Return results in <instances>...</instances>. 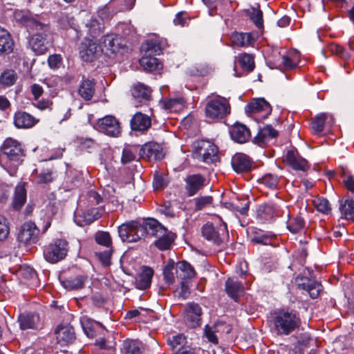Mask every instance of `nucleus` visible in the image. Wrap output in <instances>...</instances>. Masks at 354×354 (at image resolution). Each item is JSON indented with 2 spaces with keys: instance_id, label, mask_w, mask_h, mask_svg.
I'll use <instances>...</instances> for the list:
<instances>
[{
  "instance_id": "nucleus-1",
  "label": "nucleus",
  "mask_w": 354,
  "mask_h": 354,
  "mask_svg": "<svg viewBox=\"0 0 354 354\" xmlns=\"http://www.w3.org/2000/svg\"><path fill=\"white\" fill-rule=\"evenodd\" d=\"M301 325L298 313L294 310H280L274 319V326L277 335H288Z\"/></svg>"
},
{
  "instance_id": "nucleus-2",
  "label": "nucleus",
  "mask_w": 354,
  "mask_h": 354,
  "mask_svg": "<svg viewBox=\"0 0 354 354\" xmlns=\"http://www.w3.org/2000/svg\"><path fill=\"white\" fill-rule=\"evenodd\" d=\"M2 158H6L10 165L17 166L23 161L25 156L21 144L15 139H6L1 147Z\"/></svg>"
},
{
  "instance_id": "nucleus-3",
  "label": "nucleus",
  "mask_w": 354,
  "mask_h": 354,
  "mask_svg": "<svg viewBox=\"0 0 354 354\" xmlns=\"http://www.w3.org/2000/svg\"><path fill=\"white\" fill-rule=\"evenodd\" d=\"M231 106L225 97L211 100L207 102L205 109V117L213 120L225 118L230 113Z\"/></svg>"
},
{
  "instance_id": "nucleus-4",
  "label": "nucleus",
  "mask_w": 354,
  "mask_h": 354,
  "mask_svg": "<svg viewBox=\"0 0 354 354\" xmlns=\"http://www.w3.org/2000/svg\"><path fill=\"white\" fill-rule=\"evenodd\" d=\"M68 251V243L64 239H55L44 248V257L50 263L64 259Z\"/></svg>"
},
{
  "instance_id": "nucleus-5",
  "label": "nucleus",
  "mask_w": 354,
  "mask_h": 354,
  "mask_svg": "<svg viewBox=\"0 0 354 354\" xmlns=\"http://www.w3.org/2000/svg\"><path fill=\"white\" fill-rule=\"evenodd\" d=\"M119 236L123 242L135 243L143 238L142 223L137 221H130L118 227Z\"/></svg>"
},
{
  "instance_id": "nucleus-6",
  "label": "nucleus",
  "mask_w": 354,
  "mask_h": 354,
  "mask_svg": "<svg viewBox=\"0 0 354 354\" xmlns=\"http://www.w3.org/2000/svg\"><path fill=\"white\" fill-rule=\"evenodd\" d=\"M196 158L205 163H212L217 160L218 147L211 141L206 140L195 142Z\"/></svg>"
},
{
  "instance_id": "nucleus-7",
  "label": "nucleus",
  "mask_w": 354,
  "mask_h": 354,
  "mask_svg": "<svg viewBox=\"0 0 354 354\" xmlns=\"http://www.w3.org/2000/svg\"><path fill=\"white\" fill-rule=\"evenodd\" d=\"M44 28L37 31H41L34 34L29 40L31 49L37 55H44L48 51L50 42L48 39V27L43 24Z\"/></svg>"
},
{
  "instance_id": "nucleus-8",
  "label": "nucleus",
  "mask_w": 354,
  "mask_h": 354,
  "mask_svg": "<svg viewBox=\"0 0 354 354\" xmlns=\"http://www.w3.org/2000/svg\"><path fill=\"white\" fill-rule=\"evenodd\" d=\"M97 127L100 131L109 136L118 137L121 133L120 124L113 115H106L99 119Z\"/></svg>"
},
{
  "instance_id": "nucleus-9",
  "label": "nucleus",
  "mask_w": 354,
  "mask_h": 354,
  "mask_svg": "<svg viewBox=\"0 0 354 354\" xmlns=\"http://www.w3.org/2000/svg\"><path fill=\"white\" fill-rule=\"evenodd\" d=\"M39 232L35 223L26 222L22 225L18 234V241L25 245L35 243L38 240Z\"/></svg>"
},
{
  "instance_id": "nucleus-10",
  "label": "nucleus",
  "mask_w": 354,
  "mask_h": 354,
  "mask_svg": "<svg viewBox=\"0 0 354 354\" xmlns=\"http://www.w3.org/2000/svg\"><path fill=\"white\" fill-rule=\"evenodd\" d=\"M102 53V48L94 40L86 39L80 46V56L84 62H92Z\"/></svg>"
},
{
  "instance_id": "nucleus-11",
  "label": "nucleus",
  "mask_w": 354,
  "mask_h": 354,
  "mask_svg": "<svg viewBox=\"0 0 354 354\" xmlns=\"http://www.w3.org/2000/svg\"><path fill=\"white\" fill-rule=\"evenodd\" d=\"M100 46L102 53L106 56L111 57L123 48L122 39L117 35H106L100 40Z\"/></svg>"
},
{
  "instance_id": "nucleus-12",
  "label": "nucleus",
  "mask_w": 354,
  "mask_h": 354,
  "mask_svg": "<svg viewBox=\"0 0 354 354\" xmlns=\"http://www.w3.org/2000/svg\"><path fill=\"white\" fill-rule=\"evenodd\" d=\"M205 178L200 174H189L184 178V189L188 196L196 195L205 185Z\"/></svg>"
},
{
  "instance_id": "nucleus-13",
  "label": "nucleus",
  "mask_w": 354,
  "mask_h": 354,
  "mask_svg": "<svg viewBox=\"0 0 354 354\" xmlns=\"http://www.w3.org/2000/svg\"><path fill=\"white\" fill-rule=\"evenodd\" d=\"M164 156L162 148L156 142H147L140 149V158L147 161L160 160Z\"/></svg>"
},
{
  "instance_id": "nucleus-14",
  "label": "nucleus",
  "mask_w": 354,
  "mask_h": 354,
  "mask_svg": "<svg viewBox=\"0 0 354 354\" xmlns=\"http://www.w3.org/2000/svg\"><path fill=\"white\" fill-rule=\"evenodd\" d=\"M202 309L199 304L188 303L185 309L184 319L190 328H196L201 324Z\"/></svg>"
},
{
  "instance_id": "nucleus-15",
  "label": "nucleus",
  "mask_w": 354,
  "mask_h": 354,
  "mask_svg": "<svg viewBox=\"0 0 354 354\" xmlns=\"http://www.w3.org/2000/svg\"><path fill=\"white\" fill-rule=\"evenodd\" d=\"M283 161L292 169L296 171H306L310 167L308 161L302 158L297 150H288L284 157Z\"/></svg>"
},
{
  "instance_id": "nucleus-16",
  "label": "nucleus",
  "mask_w": 354,
  "mask_h": 354,
  "mask_svg": "<svg viewBox=\"0 0 354 354\" xmlns=\"http://www.w3.org/2000/svg\"><path fill=\"white\" fill-rule=\"evenodd\" d=\"M227 234L225 225L215 228L212 224L206 223L202 227V234L207 240L219 245L223 242V236Z\"/></svg>"
},
{
  "instance_id": "nucleus-17",
  "label": "nucleus",
  "mask_w": 354,
  "mask_h": 354,
  "mask_svg": "<svg viewBox=\"0 0 354 354\" xmlns=\"http://www.w3.org/2000/svg\"><path fill=\"white\" fill-rule=\"evenodd\" d=\"M281 214L279 207L273 203L261 205L257 209V218L261 223L271 221L280 216Z\"/></svg>"
},
{
  "instance_id": "nucleus-18",
  "label": "nucleus",
  "mask_w": 354,
  "mask_h": 354,
  "mask_svg": "<svg viewBox=\"0 0 354 354\" xmlns=\"http://www.w3.org/2000/svg\"><path fill=\"white\" fill-rule=\"evenodd\" d=\"M334 124V118L331 114L322 113L318 114L310 123L312 131L319 134L324 130L330 129Z\"/></svg>"
},
{
  "instance_id": "nucleus-19",
  "label": "nucleus",
  "mask_w": 354,
  "mask_h": 354,
  "mask_svg": "<svg viewBox=\"0 0 354 354\" xmlns=\"http://www.w3.org/2000/svg\"><path fill=\"white\" fill-rule=\"evenodd\" d=\"M141 223L144 231L143 237L149 236L156 238L158 236H163L167 230L166 227L154 218H148Z\"/></svg>"
},
{
  "instance_id": "nucleus-20",
  "label": "nucleus",
  "mask_w": 354,
  "mask_h": 354,
  "mask_svg": "<svg viewBox=\"0 0 354 354\" xmlns=\"http://www.w3.org/2000/svg\"><path fill=\"white\" fill-rule=\"evenodd\" d=\"M57 344L66 346L73 342L75 339L74 328L69 325L59 326L55 330Z\"/></svg>"
},
{
  "instance_id": "nucleus-21",
  "label": "nucleus",
  "mask_w": 354,
  "mask_h": 354,
  "mask_svg": "<svg viewBox=\"0 0 354 354\" xmlns=\"http://www.w3.org/2000/svg\"><path fill=\"white\" fill-rule=\"evenodd\" d=\"M57 171L53 165L46 164L43 169L39 172L35 169L32 176L35 182L38 184L48 183L55 178Z\"/></svg>"
},
{
  "instance_id": "nucleus-22",
  "label": "nucleus",
  "mask_w": 354,
  "mask_h": 354,
  "mask_svg": "<svg viewBox=\"0 0 354 354\" xmlns=\"http://www.w3.org/2000/svg\"><path fill=\"white\" fill-rule=\"evenodd\" d=\"M151 90L147 86L138 83L131 88V94L135 100L136 106H139L141 103H146L151 99Z\"/></svg>"
},
{
  "instance_id": "nucleus-23",
  "label": "nucleus",
  "mask_w": 354,
  "mask_h": 354,
  "mask_svg": "<svg viewBox=\"0 0 354 354\" xmlns=\"http://www.w3.org/2000/svg\"><path fill=\"white\" fill-rule=\"evenodd\" d=\"M151 125V118L141 112L136 113L130 120V126L133 131L145 132L150 128Z\"/></svg>"
},
{
  "instance_id": "nucleus-24",
  "label": "nucleus",
  "mask_w": 354,
  "mask_h": 354,
  "mask_svg": "<svg viewBox=\"0 0 354 354\" xmlns=\"http://www.w3.org/2000/svg\"><path fill=\"white\" fill-rule=\"evenodd\" d=\"M166 46V41L160 37H154L147 39L141 46V50L145 54L159 55Z\"/></svg>"
},
{
  "instance_id": "nucleus-25",
  "label": "nucleus",
  "mask_w": 354,
  "mask_h": 354,
  "mask_svg": "<svg viewBox=\"0 0 354 354\" xmlns=\"http://www.w3.org/2000/svg\"><path fill=\"white\" fill-rule=\"evenodd\" d=\"M14 124L18 129H28L35 125L39 120L25 111H17L15 113Z\"/></svg>"
},
{
  "instance_id": "nucleus-26",
  "label": "nucleus",
  "mask_w": 354,
  "mask_h": 354,
  "mask_svg": "<svg viewBox=\"0 0 354 354\" xmlns=\"http://www.w3.org/2000/svg\"><path fill=\"white\" fill-rule=\"evenodd\" d=\"M278 131L271 125H266L260 129L257 135L254 138V142L263 147L270 140L278 136Z\"/></svg>"
},
{
  "instance_id": "nucleus-27",
  "label": "nucleus",
  "mask_w": 354,
  "mask_h": 354,
  "mask_svg": "<svg viewBox=\"0 0 354 354\" xmlns=\"http://www.w3.org/2000/svg\"><path fill=\"white\" fill-rule=\"evenodd\" d=\"M225 290L227 295L235 301L244 293L243 285L234 278H230L225 281Z\"/></svg>"
},
{
  "instance_id": "nucleus-28",
  "label": "nucleus",
  "mask_w": 354,
  "mask_h": 354,
  "mask_svg": "<svg viewBox=\"0 0 354 354\" xmlns=\"http://www.w3.org/2000/svg\"><path fill=\"white\" fill-rule=\"evenodd\" d=\"M232 166L236 172L249 171L252 168V160L244 153H236L232 157Z\"/></svg>"
},
{
  "instance_id": "nucleus-29",
  "label": "nucleus",
  "mask_w": 354,
  "mask_h": 354,
  "mask_svg": "<svg viewBox=\"0 0 354 354\" xmlns=\"http://www.w3.org/2000/svg\"><path fill=\"white\" fill-rule=\"evenodd\" d=\"M250 111L253 113H262V118H266L272 112L270 104L263 98L254 99L248 105Z\"/></svg>"
},
{
  "instance_id": "nucleus-30",
  "label": "nucleus",
  "mask_w": 354,
  "mask_h": 354,
  "mask_svg": "<svg viewBox=\"0 0 354 354\" xmlns=\"http://www.w3.org/2000/svg\"><path fill=\"white\" fill-rule=\"evenodd\" d=\"M298 286L306 290L312 299L317 298L322 288L320 283L308 278H301V282H298Z\"/></svg>"
},
{
  "instance_id": "nucleus-31",
  "label": "nucleus",
  "mask_w": 354,
  "mask_h": 354,
  "mask_svg": "<svg viewBox=\"0 0 354 354\" xmlns=\"http://www.w3.org/2000/svg\"><path fill=\"white\" fill-rule=\"evenodd\" d=\"M15 19L32 30H37L44 28L43 24L30 17L28 13L19 10L14 14Z\"/></svg>"
},
{
  "instance_id": "nucleus-32",
  "label": "nucleus",
  "mask_w": 354,
  "mask_h": 354,
  "mask_svg": "<svg viewBox=\"0 0 354 354\" xmlns=\"http://www.w3.org/2000/svg\"><path fill=\"white\" fill-rule=\"evenodd\" d=\"M136 3V0H111L102 10L106 12L111 10L112 12H124L130 10L133 8Z\"/></svg>"
},
{
  "instance_id": "nucleus-33",
  "label": "nucleus",
  "mask_w": 354,
  "mask_h": 354,
  "mask_svg": "<svg viewBox=\"0 0 354 354\" xmlns=\"http://www.w3.org/2000/svg\"><path fill=\"white\" fill-rule=\"evenodd\" d=\"M14 48V41L9 32L0 27V56L11 53Z\"/></svg>"
},
{
  "instance_id": "nucleus-34",
  "label": "nucleus",
  "mask_w": 354,
  "mask_h": 354,
  "mask_svg": "<svg viewBox=\"0 0 354 354\" xmlns=\"http://www.w3.org/2000/svg\"><path fill=\"white\" fill-rule=\"evenodd\" d=\"M230 135L234 141L243 143L250 137V132L245 125L236 123L230 129Z\"/></svg>"
},
{
  "instance_id": "nucleus-35",
  "label": "nucleus",
  "mask_w": 354,
  "mask_h": 354,
  "mask_svg": "<svg viewBox=\"0 0 354 354\" xmlns=\"http://www.w3.org/2000/svg\"><path fill=\"white\" fill-rule=\"evenodd\" d=\"M175 266L176 277L183 281L192 279L195 277L196 271L190 263L182 261H178Z\"/></svg>"
},
{
  "instance_id": "nucleus-36",
  "label": "nucleus",
  "mask_w": 354,
  "mask_h": 354,
  "mask_svg": "<svg viewBox=\"0 0 354 354\" xmlns=\"http://www.w3.org/2000/svg\"><path fill=\"white\" fill-rule=\"evenodd\" d=\"M94 79H84L78 88V93L84 100H91L95 91Z\"/></svg>"
},
{
  "instance_id": "nucleus-37",
  "label": "nucleus",
  "mask_w": 354,
  "mask_h": 354,
  "mask_svg": "<svg viewBox=\"0 0 354 354\" xmlns=\"http://www.w3.org/2000/svg\"><path fill=\"white\" fill-rule=\"evenodd\" d=\"M100 214L97 209L91 208L83 212L82 214L75 215V221L78 225H88L100 218Z\"/></svg>"
},
{
  "instance_id": "nucleus-38",
  "label": "nucleus",
  "mask_w": 354,
  "mask_h": 354,
  "mask_svg": "<svg viewBox=\"0 0 354 354\" xmlns=\"http://www.w3.org/2000/svg\"><path fill=\"white\" fill-rule=\"evenodd\" d=\"M233 45L241 47H246L252 45L255 41V38L250 32H234L231 37Z\"/></svg>"
},
{
  "instance_id": "nucleus-39",
  "label": "nucleus",
  "mask_w": 354,
  "mask_h": 354,
  "mask_svg": "<svg viewBox=\"0 0 354 354\" xmlns=\"http://www.w3.org/2000/svg\"><path fill=\"white\" fill-rule=\"evenodd\" d=\"M20 328L22 330L35 329L39 322V317L35 314H21L18 319Z\"/></svg>"
},
{
  "instance_id": "nucleus-40",
  "label": "nucleus",
  "mask_w": 354,
  "mask_h": 354,
  "mask_svg": "<svg viewBox=\"0 0 354 354\" xmlns=\"http://www.w3.org/2000/svg\"><path fill=\"white\" fill-rule=\"evenodd\" d=\"M80 322L84 333L90 338H93L95 336L97 328L102 327V325L100 322H95L87 316L82 317Z\"/></svg>"
},
{
  "instance_id": "nucleus-41",
  "label": "nucleus",
  "mask_w": 354,
  "mask_h": 354,
  "mask_svg": "<svg viewBox=\"0 0 354 354\" xmlns=\"http://www.w3.org/2000/svg\"><path fill=\"white\" fill-rule=\"evenodd\" d=\"M153 270L148 267H144L142 272L138 275L136 281V288L145 290L149 288L151 283Z\"/></svg>"
},
{
  "instance_id": "nucleus-42",
  "label": "nucleus",
  "mask_w": 354,
  "mask_h": 354,
  "mask_svg": "<svg viewBox=\"0 0 354 354\" xmlns=\"http://www.w3.org/2000/svg\"><path fill=\"white\" fill-rule=\"evenodd\" d=\"M165 109L170 112H178L185 106V100L183 97L166 98L162 100Z\"/></svg>"
},
{
  "instance_id": "nucleus-43",
  "label": "nucleus",
  "mask_w": 354,
  "mask_h": 354,
  "mask_svg": "<svg viewBox=\"0 0 354 354\" xmlns=\"http://www.w3.org/2000/svg\"><path fill=\"white\" fill-rule=\"evenodd\" d=\"M140 64L144 70L154 71L162 68L161 62L152 55L145 54L140 58Z\"/></svg>"
},
{
  "instance_id": "nucleus-44",
  "label": "nucleus",
  "mask_w": 354,
  "mask_h": 354,
  "mask_svg": "<svg viewBox=\"0 0 354 354\" xmlns=\"http://www.w3.org/2000/svg\"><path fill=\"white\" fill-rule=\"evenodd\" d=\"M26 201V190L24 185H18L15 189L12 199V207L15 210H19Z\"/></svg>"
},
{
  "instance_id": "nucleus-45",
  "label": "nucleus",
  "mask_w": 354,
  "mask_h": 354,
  "mask_svg": "<svg viewBox=\"0 0 354 354\" xmlns=\"http://www.w3.org/2000/svg\"><path fill=\"white\" fill-rule=\"evenodd\" d=\"M17 75L14 70H4L0 75V88H6L12 86L17 80Z\"/></svg>"
},
{
  "instance_id": "nucleus-46",
  "label": "nucleus",
  "mask_w": 354,
  "mask_h": 354,
  "mask_svg": "<svg viewBox=\"0 0 354 354\" xmlns=\"http://www.w3.org/2000/svg\"><path fill=\"white\" fill-rule=\"evenodd\" d=\"M156 239L157 240L154 242L156 247L160 250H165L170 248L174 241V234L167 229L163 236H158Z\"/></svg>"
},
{
  "instance_id": "nucleus-47",
  "label": "nucleus",
  "mask_w": 354,
  "mask_h": 354,
  "mask_svg": "<svg viewBox=\"0 0 354 354\" xmlns=\"http://www.w3.org/2000/svg\"><path fill=\"white\" fill-rule=\"evenodd\" d=\"M342 216L346 220H354V201L351 199H346L342 201L339 207Z\"/></svg>"
},
{
  "instance_id": "nucleus-48",
  "label": "nucleus",
  "mask_w": 354,
  "mask_h": 354,
  "mask_svg": "<svg viewBox=\"0 0 354 354\" xmlns=\"http://www.w3.org/2000/svg\"><path fill=\"white\" fill-rule=\"evenodd\" d=\"M223 326V324L217 323L213 326H206L205 327L204 334L209 342L214 344H217L218 343V340L216 335V333H218L220 331L219 328Z\"/></svg>"
},
{
  "instance_id": "nucleus-49",
  "label": "nucleus",
  "mask_w": 354,
  "mask_h": 354,
  "mask_svg": "<svg viewBox=\"0 0 354 354\" xmlns=\"http://www.w3.org/2000/svg\"><path fill=\"white\" fill-rule=\"evenodd\" d=\"M174 270L176 271L175 263L170 260L163 269L164 280L168 286L173 284L174 282Z\"/></svg>"
},
{
  "instance_id": "nucleus-50",
  "label": "nucleus",
  "mask_w": 354,
  "mask_h": 354,
  "mask_svg": "<svg viewBox=\"0 0 354 354\" xmlns=\"http://www.w3.org/2000/svg\"><path fill=\"white\" fill-rule=\"evenodd\" d=\"M237 60L241 66L248 71H252L254 68V58L252 55L243 53L239 55Z\"/></svg>"
},
{
  "instance_id": "nucleus-51",
  "label": "nucleus",
  "mask_w": 354,
  "mask_h": 354,
  "mask_svg": "<svg viewBox=\"0 0 354 354\" xmlns=\"http://www.w3.org/2000/svg\"><path fill=\"white\" fill-rule=\"evenodd\" d=\"M86 277L78 276L74 279L66 280L63 282L64 286L67 289H80L83 288Z\"/></svg>"
},
{
  "instance_id": "nucleus-52",
  "label": "nucleus",
  "mask_w": 354,
  "mask_h": 354,
  "mask_svg": "<svg viewBox=\"0 0 354 354\" xmlns=\"http://www.w3.org/2000/svg\"><path fill=\"white\" fill-rule=\"evenodd\" d=\"M313 204L317 211L328 214L330 212L331 208L328 201L324 198H317L313 201Z\"/></svg>"
},
{
  "instance_id": "nucleus-53",
  "label": "nucleus",
  "mask_w": 354,
  "mask_h": 354,
  "mask_svg": "<svg viewBox=\"0 0 354 354\" xmlns=\"http://www.w3.org/2000/svg\"><path fill=\"white\" fill-rule=\"evenodd\" d=\"M88 31L92 37L99 35L104 29V24L96 19H91L87 24Z\"/></svg>"
},
{
  "instance_id": "nucleus-54",
  "label": "nucleus",
  "mask_w": 354,
  "mask_h": 354,
  "mask_svg": "<svg viewBox=\"0 0 354 354\" xmlns=\"http://www.w3.org/2000/svg\"><path fill=\"white\" fill-rule=\"evenodd\" d=\"M298 57L296 55H285L281 57V64L285 69H292L297 66Z\"/></svg>"
},
{
  "instance_id": "nucleus-55",
  "label": "nucleus",
  "mask_w": 354,
  "mask_h": 354,
  "mask_svg": "<svg viewBox=\"0 0 354 354\" xmlns=\"http://www.w3.org/2000/svg\"><path fill=\"white\" fill-rule=\"evenodd\" d=\"M185 341V338L184 336L178 335L169 338L167 342L174 351L178 352L183 347Z\"/></svg>"
},
{
  "instance_id": "nucleus-56",
  "label": "nucleus",
  "mask_w": 354,
  "mask_h": 354,
  "mask_svg": "<svg viewBox=\"0 0 354 354\" xmlns=\"http://www.w3.org/2000/svg\"><path fill=\"white\" fill-rule=\"evenodd\" d=\"M261 181L271 189H275L278 187L279 178L276 175L267 174L261 178Z\"/></svg>"
},
{
  "instance_id": "nucleus-57",
  "label": "nucleus",
  "mask_w": 354,
  "mask_h": 354,
  "mask_svg": "<svg viewBox=\"0 0 354 354\" xmlns=\"http://www.w3.org/2000/svg\"><path fill=\"white\" fill-rule=\"evenodd\" d=\"M304 226V221L300 216H296L288 224V229L293 234L299 232Z\"/></svg>"
},
{
  "instance_id": "nucleus-58",
  "label": "nucleus",
  "mask_w": 354,
  "mask_h": 354,
  "mask_svg": "<svg viewBox=\"0 0 354 354\" xmlns=\"http://www.w3.org/2000/svg\"><path fill=\"white\" fill-rule=\"evenodd\" d=\"M328 50L332 54L336 55L344 59L351 57V54L348 51H346L343 47L337 44H330L328 46Z\"/></svg>"
},
{
  "instance_id": "nucleus-59",
  "label": "nucleus",
  "mask_w": 354,
  "mask_h": 354,
  "mask_svg": "<svg viewBox=\"0 0 354 354\" xmlns=\"http://www.w3.org/2000/svg\"><path fill=\"white\" fill-rule=\"evenodd\" d=\"M124 349L125 354H141L140 344L135 340L126 341Z\"/></svg>"
},
{
  "instance_id": "nucleus-60",
  "label": "nucleus",
  "mask_w": 354,
  "mask_h": 354,
  "mask_svg": "<svg viewBox=\"0 0 354 354\" xmlns=\"http://www.w3.org/2000/svg\"><path fill=\"white\" fill-rule=\"evenodd\" d=\"M96 242L102 245L109 248L111 246V238L109 232H98L95 234V236Z\"/></svg>"
},
{
  "instance_id": "nucleus-61",
  "label": "nucleus",
  "mask_w": 354,
  "mask_h": 354,
  "mask_svg": "<svg viewBox=\"0 0 354 354\" xmlns=\"http://www.w3.org/2000/svg\"><path fill=\"white\" fill-rule=\"evenodd\" d=\"M168 184V180L162 174L156 171L153 174V186L155 189H162Z\"/></svg>"
},
{
  "instance_id": "nucleus-62",
  "label": "nucleus",
  "mask_w": 354,
  "mask_h": 354,
  "mask_svg": "<svg viewBox=\"0 0 354 354\" xmlns=\"http://www.w3.org/2000/svg\"><path fill=\"white\" fill-rule=\"evenodd\" d=\"M10 233L9 223L7 219L0 216V241L5 240Z\"/></svg>"
},
{
  "instance_id": "nucleus-63",
  "label": "nucleus",
  "mask_w": 354,
  "mask_h": 354,
  "mask_svg": "<svg viewBox=\"0 0 354 354\" xmlns=\"http://www.w3.org/2000/svg\"><path fill=\"white\" fill-rule=\"evenodd\" d=\"M62 62V57L60 55L54 54L50 55L48 58V64L50 68L57 69L60 67Z\"/></svg>"
},
{
  "instance_id": "nucleus-64",
  "label": "nucleus",
  "mask_w": 354,
  "mask_h": 354,
  "mask_svg": "<svg viewBox=\"0 0 354 354\" xmlns=\"http://www.w3.org/2000/svg\"><path fill=\"white\" fill-rule=\"evenodd\" d=\"M250 18L257 27L259 28L263 27V13L260 10L254 9L251 12Z\"/></svg>"
}]
</instances>
